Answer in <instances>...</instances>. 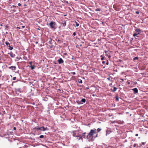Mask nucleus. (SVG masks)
<instances>
[{"instance_id":"nucleus-1","label":"nucleus","mask_w":148,"mask_h":148,"mask_svg":"<svg viewBox=\"0 0 148 148\" xmlns=\"http://www.w3.org/2000/svg\"><path fill=\"white\" fill-rule=\"evenodd\" d=\"M96 130L94 129L93 130H91L90 132L88 134V135L87 136V138L88 139V140L90 141L92 140L93 138V135L94 134L96 133Z\"/></svg>"},{"instance_id":"nucleus-2","label":"nucleus","mask_w":148,"mask_h":148,"mask_svg":"<svg viewBox=\"0 0 148 148\" xmlns=\"http://www.w3.org/2000/svg\"><path fill=\"white\" fill-rule=\"evenodd\" d=\"M49 25L50 26V27L51 28L56 29V23L54 22H51Z\"/></svg>"},{"instance_id":"nucleus-3","label":"nucleus","mask_w":148,"mask_h":148,"mask_svg":"<svg viewBox=\"0 0 148 148\" xmlns=\"http://www.w3.org/2000/svg\"><path fill=\"white\" fill-rule=\"evenodd\" d=\"M58 62L59 64H61L64 62L63 60L61 58H60L58 60Z\"/></svg>"},{"instance_id":"nucleus-4","label":"nucleus","mask_w":148,"mask_h":148,"mask_svg":"<svg viewBox=\"0 0 148 148\" xmlns=\"http://www.w3.org/2000/svg\"><path fill=\"white\" fill-rule=\"evenodd\" d=\"M132 90L134 91V94H136L138 92V89L136 88H135L133 89H132Z\"/></svg>"},{"instance_id":"nucleus-5","label":"nucleus","mask_w":148,"mask_h":148,"mask_svg":"<svg viewBox=\"0 0 148 148\" xmlns=\"http://www.w3.org/2000/svg\"><path fill=\"white\" fill-rule=\"evenodd\" d=\"M135 30L136 32H138V33H139V34L141 32V30L138 28H136L135 29Z\"/></svg>"},{"instance_id":"nucleus-6","label":"nucleus","mask_w":148,"mask_h":148,"mask_svg":"<svg viewBox=\"0 0 148 148\" xmlns=\"http://www.w3.org/2000/svg\"><path fill=\"white\" fill-rule=\"evenodd\" d=\"M15 91L17 94H19V93L21 92V90L20 89H16Z\"/></svg>"},{"instance_id":"nucleus-7","label":"nucleus","mask_w":148,"mask_h":148,"mask_svg":"<svg viewBox=\"0 0 148 148\" xmlns=\"http://www.w3.org/2000/svg\"><path fill=\"white\" fill-rule=\"evenodd\" d=\"M9 69L12 70H15L16 69V67L15 66H12L9 67Z\"/></svg>"},{"instance_id":"nucleus-8","label":"nucleus","mask_w":148,"mask_h":148,"mask_svg":"<svg viewBox=\"0 0 148 148\" xmlns=\"http://www.w3.org/2000/svg\"><path fill=\"white\" fill-rule=\"evenodd\" d=\"M10 56L11 57L14 58L15 57V55L12 52H11L10 53Z\"/></svg>"},{"instance_id":"nucleus-9","label":"nucleus","mask_w":148,"mask_h":148,"mask_svg":"<svg viewBox=\"0 0 148 148\" xmlns=\"http://www.w3.org/2000/svg\"><path fill=\"white\" fill-rule=\"evenodd\" d=\"M34 129L35 131L41 130V127H35Z\"/></svg>"},{"instance_id":"nucleus-10","label":"nucleus","mask_w":148,"mask_h":148,"mask_svg":"<svg viewBox=\"0 0 148 148\" xmlns=\"http://www.w3.org/2000/svg\"><path fill=\"white\" fill-rule=\"evenodd\" d=\"M41 131H45L47 130V128H45L43 126L41 127Z\"/></svg>"},{"instance_id":"nucleus-11","label":"nucleus","mask_w":148,"mask_h":148,"mask_svg":"<svg viewBox=\"0 0 148 148\" xmlns=\"http://www.w3.org/2000/svg\"><path fill=\"white\" fill-rule=\"evenodd\" d=\"M86 134V133L85 132H84V133H83L82 134V136H81V137L80 136L79 137V139H80L82 138V137H83V138H84L85 137V134Z\"/></svg>"},{"instance_id":"nucleus-12","label":"nucleus","mask_w":148,"mask_h":148,"mask_svg":"<svg viewBox=\"0 0 148 148\" xmlns=\"http://www.w3.org/2000/svg\"><path fill=\"white\" fill-rule=\"evenodd\" d=\"M8 49H10V50H12L13 49V47H12L10 45L8 46Z\"/></svg>"},{"instance_id":"nucleus-13","label":"nucleus","mask_w":148,"mask_h":148,"mask_svg":"<svg viewBox=\"0 0 148 148\" xmlns=\"http://www.w3.org/2000/svg\"><path fill=\"white\" fill-rule=\"evenodd\" d=\"M9 29V26L8 25H6L5 29V30L6 31H8Z\"/></svg>"},{"instance_id":"nucleus-14","label":"nucleus","mask_w":148,"mask_h":148,"mask_svg":"<svg viewBox=\"0 0 148 148\" xmlns=\"http://www.w3.org/2000/svg\"><path fill=\"white\" fill-rule=\"evenodd\" d=\"M73 136L75 137H78V135L77 134V133L73 132Z\"/></svg>"},{"instance_id":"nucleus-15","label":"nucleus","mask_w":148,"mask_h":148,"mask_svg":"<svg viewBox=\"0 0 148 148\" xmlns=\"http://www.w3.org/2000/svg\"><path fill=\"white\" fill-rule=\"evenodd\" d=\"M117 89V88H116L115 87H114V89L113 90H112V91L113 92H115L116 91Z\"/></svg>"},{"instance_id":"nucleus-16","label":"nucleus","mask_w":148,"mask_h":148,"mask_svg":"<svg viewBox=\"0 0 148 148\" xmlns=\"http://www.w3.org/2000/svg\"><path fill=\"white\" fill-rule=\"evenodd\" d=\"M5 44L8 47V46L10 45V44L8 41H6V42H5Z\"/></svg>"},{"instance_id":"nucleus-17","label":"nucleus","mask_w":148,"mask_h":148,"mask_svg":"<svg viewBox=\"0 0 148 148\" xmlns=\"http://www.w3.org/2000/svg\"><path fill=\"white\" fill-rule=\"evenodd\" d=\"M81 101L83 102V103H85L86 102V99H82L81 100Z\"/></svg>"},{"instance_id":"nucleus-18","label":"nucleus","mask_w":148,"mask_h":148,"mask_svg":"<svg viewBox=\"0 0 148 148\" xmlns=\"http://www.w3.org/2000/svg\"><path fill=\"white\" fill-rule=\"evenodd\" d=\"M20 59H21V58L20 57H17L16 58V60L18 61Z\"/></svg>"},{"instance_id":"nucleus-19","label":"nucleus","mask_w":148,"mask_h":148,"mask_svg":"<svg viewBox=\"0 0 148 148\" xmlns=\"http://www.w3.org/2000/svg\"><path fill=\"white\" fill-rule=\"evenodd\" d=\"M31 69H33L34 68V66H32V65L30 66Z\"/></svg>"},{"instance_id":"nucleus-20","label":"nucleus","mask_w":148,"mask_h":148,"mask_svg":"<svg viewBox=\"0 0 148 148\" xmlns=\"http://www.w3.org/2000/svg\"><path fill=\"white\" fill-rule=\"evenodd\" d=\"M101 10L99 8H98L95 9V11H100Z\"/></svg>"},{"instance_id":"nucleus-21","label":"nucleus","mask_w":148,"mask_h":148,"mask_svg":"<svg viewBox=\"0 0 148 148\" xmlns=\"http://www.w3.org/2000/svg\"><path fill=\"white\" fill-rule=\"evenodd\" d=\"M75 23L76 26L77 27L79 25V24L76 21H75Z\"/></svg>"},{"instance_id":"nucleus-22","label":"nucleus","mask_w":148,"mask_h":148,"mask_svg":"<svg viewBox=\"0 0 148 148\" xmlns=\"http://www.w3.org/2000/svg\"><path fill=\"white\" fill-rule=\"evenodd\" d=\"M139 34V33H137V34H136V33H134L133 34V36H134V37H135L137 35H138Z\"/></svg>"},{"instance_id":"nucleus-23","label":"nucleus","mask_w":148,"mask_h":148,"mask_svg":"<svg viewBox=\"0 0 148 148\" xmlns=\"http://www.w3.org/2000/svg\"><path fill=\"white\" fill-rule=\"evenodd\" d=\"M101 60H103L104 59V57H103L102 55H101Z\"/></svg>"},{"instance_id":"nucleus-24","label":"nucleus","mask_w":148,"mask_h":148,"mask_svg":"<svg viewBox=\"0 0 148 148\" xmlns=\"http://www.w3.org/2000/svg\"><path fill=\"white\" fill-rule=\"evenodd\" d=\"M101 130V129L99 128H98L97 130V132H99Z\"/></svg>"},{"instance_id":"nucleus-25","label":"nucleus","mask_w":148,"mask_h":148,"mask_svg":"<svg viewBox=\"0 0 148 148\" xmlns=\"http://www.w3.org/2000/svg\"><path fill=\"white\" fill-rule=\"evenodd\" d=\"M44 136L43 135H41L40 136H39V137L40 138H44Z\"/></svg>"},{"instance_id":"nucleus-26","label":"nucleus","mask_w":148,"mask_h":148,"mask_svg":"<svg viewBox=\"0 0 148 148\" xmlns=\"http://www.w3.org/2000/svg\"><path fill=\"white\" fill-rule=\"evenodd\" d=\"M16 6L14 5H13L11 7V8H15Z\"/></svg>"},{"instance_id":"nucleus-27","label":"nucleus","mask_w":148,"mask_h":148,"mask_svg":"<svg viewBox=\"0 0 148 148\" xmlns=\"http://www.w3.org/2000/svg\"><path fill=\"white\" fill-rule=\"evenodd\" d=\"M110 77H109L108 78H107V79L109 81H112L111 80V79H110Z\"/></svg>"},{"instance_id":"nucleus-28","label":"nucleus","mask_w":148,"mask_h":148,"mask_svg":"<svg viewBox=\"0 0 148 148\" xmlns=\"http://www.w3.org/2000/svg\"><path fill=\"white\" fill-rule=\"evenodd\" d=\"M138 59V57H135L134 58L133 60H136Z\"/></svg>"},{"instance_id":"nucleus-29","label":"nucleus","mask_w":148,"mask_h":148,"mask_svg":"<svg viewBox=\"0 0 148 148\" xmlns=\"http://www.w3.org/2000/svg\"><path fill=\"white\" fill-rule=\"evenodd\" d=\"M16 77H14L12 78V79L13 80H15L16 79Z\"/></svg>"},{"instance_id":"nucleus-30","label":"nucleus","mask_w":148,"mask_h":148,"mask_svg":"<svg viewBox=\"0 0 148 148\" xmlns=\"http://www.w3.org/2000/svg\"><path fill=\"white\" fill-rule=\"evenodd\" d=\"M66 25V22H65V23L63 24V26H64Z\"/></svg>"},{"instance_id":"nucleus-31","label":"nucleus","mask_w":148,"mask_h":148,"mask_svg":"<svg viewBox=\"0 0 148 148\" xmlns=\"http://www.w3.org/2000/svg\"><path fill=\"white\" fill-rule=\"evenodd\" d=\"M136 144H134V145H133V147H135L136 146Z\"/></svg>"},{"instance_id":"nucleus-32","label":"nucleus","mask_w":148,"mask_h":148,"mask_svg":"<svg viewBox=\"0 0 148 148\" xmlns=\"http://www.w3.org/2000/svg\"><path fill=\"white\" fill-rule=\"evenodd\" d=\"M73 35L74 36H75L76 35V33L74 32L73 33Z\"/></svg>"},{"instance_id":"nucleus-33","label":"nucleus","mask_w":148,"mask_h":148,"mask_svg":"<svg viewBox=\"0 0 148 148\" xmlns=\"http://www.w3.org/2000/svg\"><path fill=\"white\" fill-rule=\"evenodd\" d=\"M136 14H139V12L138 11H136Z\"/></svg>"},{"instance_id":"nucleus-34","label":"nucleus","mask_w":148,"mask_h":148,"mask_svg":"<svg viewBox=\"0 0 148 148\" xmlns=\"http://www.w3.org/2000/svg\"><path fill=\"white\" fill-rule=\"evenodd\" d=\"M106 62L105 61H103L102 62V63L103 64H105Z\"/></svg>"},{"instance_id":"nucleus-35","label":"nucleus","mask_w":148,"mask_h":148,"mask_svg":"<svg viewBox=\"0 0 148 148\" xmlns=\"http://www.w3.org/2000/svg\"><path fill=\"white\" fill-rule=\"evenodd\" d=\"M18 6H21V3H18Z\"/></svg>"},{"instance_id":"nucleus-36","label":"nucleus","mask_w":148,"mask_h":148,"mask_svg":"<svg viewBox=\"0 0 148 148\" xmlns=\"http://www.w3.org/2000/svg\"><path fill=\"white\" fill-rule=\"evenodd\" d=\"M108 64H109V63L108 62V60H107V62H106V64L107 65H108Z\"/></svg>"},{"instance_id":"nucleus-37","label":"nucleus","mask_w":148,"mask_h":148,"mask_svg":"<svg viewBox=\"0 0 148 148\" xmlns=\"http://www.w3.org/2000/svg\"><path fill=\"white\" fill-rule=\"evenodd\" d=\"M29 63V64L30 65H32V62H30Z\"/></svg>"},{"instance_id":"nucleus-38","label":"nucleus","mask_w":148,"mask_h":148,"mask_svg":"<svg viewBox=\"0 0 148 148\" xmlns=\"http://www.w3.org/2000/svg\"><path fill=\"white\" fill-rule=\"evenodd\" d=\"M79 82L82 83V81L80 79V81Z\"/></svg>"},{"instance_id":"nucleus-39","label":"nucleus","mask_w":148,"mask_h":148,"mask_svg":"<svg viewBox=\"0 0 148 148\" xmlns=\"http://www.w3.org/2000/svg\"><path fill=\"white\" fill-rule=\"evenodd\" d=\"M106 56H108L109 58H110V56H108V54H106Z\"/></svg>"},{"instance_id":"nucleus-40","label":"nucleus","mask_w":148,"mask_h":148,"mask_svg":"<svg viewBox=\"0 0 148 148\" xmlns=\"http://www.w3.org/2000/svg\"><path fill=\"white\" fill-rule=\"evenodd\" d=\"M116 99L117 100V101H118L119 100V98H118V97H116Z\"/></svg>"},{"instance_id":"nucleus-41","label":"nucleus","mask_w":148,"mask_h":148,"mask_svg":"<svg viewBox=\"0 0 148 148\" xmlns=\"http://www.w3.org/2000/svg\"><path fill=\"white\" fill-rule=\"evenodd\" d=\"M13 130H16V128L15 127H14L13 128Z\"/></svg>"},{"instance_id":"nucleus-42","label":"nucleus","mask_w":148,"mask_h":148,"mask_svg":"<svg viewBox=\"0 0 148 148\" xmlns=\"http://www.w3.org/2000/svg\"><path fill=\"white\" fill-rule=\"evenodd\" d=\"M111 122L112 123H114V122H115V121H111Z\"/></svg>"},{"instance_id":"nucleus-43","label":"nucleus","mask_w":148,"mask_h":148,"mask_svg":"<svg viewBox=\"0 0 148 148\" xmlns=\"http://www.w3.org/2000/svg\"><path fill=\"white\" fill-rule=\"evenodd\" d=\"M72 73L73 75H75V72H73Z\"/></svg>"},{"instance_id":"nucleus-44","label":"nucleus","mask_w":148,"mask_h":148,"mask_svg":"<svg viewBox=\"0 0 148 148\" xmlns=\"http://www.w3.org/2000/svg\"><path fill=\"white\" fill-rule=\"evenodd\" d=\"M25 27V26H22V28L23 29Z\"/></svg>"},{"instance_id":"nucleus-45","label":"nucleus","mask_w":148,"mask_h":148,"mask_svg":"<svg viewBox=\"0 0 148 148\" xmlns=\"http://www.w3.org/2000/svg\"><path fill=\"white\" fill-rule=\"evenodd\" d=\"M16 28H17V29H21V28L20 27H16Z\"/></svg>"},{"instance_id":"nucleus-46","label":"nucleus","mask_w":148,"mask_h":148,"mask_svg":"<svg viewBox=\"0 0 148 148\" xmlns=\"http://www.w3.org/2000/svg\"><path fill=\"white\" fill-rule=\"evenodd\" d=\"M97 135H98V134H96V136H95V137H97Z\"/></svg>"},{"instance_id":"nucleus-47","label":"nucleus","mask_w":148,"mask_h":148,"mask_svg":"<svg viewBox=\"0 0 148 148\" xmlns=\"http://www.w3.org/2000/svg\"><path fill=\"white\" fill-rule=\"evenodd\" d=\"M138 136V134H136V136Z\"/></svg>"},{"instance_id":"nucleus-48","label":"nucleus","mask_w":148,"mask_h":148,"mask_svg":"<svg viewBox=\"0 0 148 148\" xmlns=\"http://www.w3.org/2000/svg\"><path fill=\"white\" fill-rule=\"evenodd\" d=\"M122 81H124V80L123 79H121Z\"/></svg>"},{"instance_id":"nucleus-49","label":"nucleus","mask_w":148,"mask_h":148,"mask_svg":"<svg viewBox=\"0 0 148 148\" xmlns=\"http://www.w3.org/2000/svg\"><path fill=\"white\" fill-rule=\"evenodd\" d=\"M108 51H105V52L106 53Z\"/></svg>"},{"instance_id":"nucleus-50","label":"nucleus","mask_w":148,"mask_h":148,"mask_svg":"<svg viewBox=\"0 0 148 148\" xmlns=\"http://www.w3.org/2000/svg\"><path fill=\"white\" fill-rule=\"evenodd\" d=\"M111 85H112V83H111L109 84V86H111Z\"/></svg>"},{"instance_id":"nucleus-51","label":"nucleus","mask_w":148,"mask_h":148,"mask_svg":"<svg viewBox=\"0 0 148 148\" xmlns=\"http://www.w3.org/2000/svg\"><path fill=\"white\" fill-rule=\"evenodd\" d=\"M92 96H93L94 97V96H95V95L94 94H93L92 95Z\"/></svg>"},{"instance_id":"nucleus-52","label":"nucleus","mask_w":148,"mask_h":148,"mask_svg":"<svg viewBox=\"0 0 148 148\" xmlns=\"http://www.w3.org/2000/svg\"><path fill=\"white\" fill-rule=\"evenodd\" d=\"M38 42H36V44H38Z\"/></svg>"},{"instance_id":"nucleus-53","label":"nucleus","mask_w":148,"mask_h":148,"mask_svg":"<svg viewBox=\"0 0 148 148\" xmlns=\"http://www.w3.org/2000/svg\"><path fill=\"white\" fill-rule=\"evenodd\" d=\"M5 33L6 34H8V32H5Z\"/></svg>"},{"instance_id":"nucleus-54","label":"nucleus","mask_w":148,"mask_h":148,"mask_svg":"<svg viewBox=\"0 0 148 148\" xmlns=\"http://www.w3.org/2000/svg\"><path fill=\"white\" fill-rule=\"evenodd\" d=\"M0 25L1 26H3V25L2 24H1Z\"/></svg>"},{"instance_id":"nucleus-55","label":"nucleus","mask_w":148,"mask_h":148,"mask_svg":"<svg viewBox=\"0 0 148 148\" xmlns=\"http://www.w3.org/2000/svg\"><path fill=\"white\" fill-rule=\"evenodd\" d=\"M143 145H144L145 144L144 143H143Z\"/></svg>"},{"instance_id":"nucleus-56","label":"nucleus","mask_w":148,"mask_h":148,"mask_svg":"<svg viewBox=\"0 0 148 148\" xmlns=\"http://www.w3.org/2000/svg\"><path fill=\"white\" fill-rule=\"evenodd\" d=\"M77 102L78 104H82L81 103H79L78 102Z\"/></svg>"},{"instance_id":"nucleus-57","label":"nucleus","mask_w":148,"mask_h":148,"mask_svg":"<svg viewBox=\"0 0 148 148\" xmlns=\"http://www.w3.org/2000/svg\"><path fill=\"white\" fill-rule=\"evenodd\" d=\"M87 89H89V88H86Z\"/></svg>"},{"instance_id":"nucleus-58","label":"nucleus","mask_w":148,"mask_h":148,"mask_svg":"<svg viewBox=\"0 0 148 148\" xmlns=\"http://www.w3.org/2000/svg\"><path fill=\"white\" fill-rule=\"evenodd\" d=\"M38 29L40 30V29L38 28Z\"/></svg>"},{"instance_id":"nucleus-59","label":"nucleus","mask_w":148,"mask_h":148,"mask_svg":"<svg viewBox=\"0 0 148 148\" xmlns=\"http://www.w3.org/2000/svg\"><path fill=\"white\" fill-rule=\"evenodd\" d=\"M128 84H130V82H128Z\"/></svg>"}]
</instances>
